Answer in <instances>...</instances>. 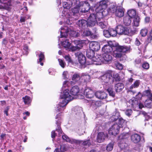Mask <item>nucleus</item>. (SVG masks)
<instances>
[{"label":"nucleus","instance_id":"1","mask_svg":"<svg viewBox=\"0 0 152 152\" xmlns=\"http://www.w3.org/2000/svg\"><path fill=\"white\" fill-rule=\"evenodd\" d=\"M69 90L66 89L64 91L63 93L61 95V102L58 105L57 112H61L64 109V107L69 102L73 99V97L70 95L69 93Z\"/></svg>","mask_w":152,"mask_h":152},{"label":"nucleus","instance_id":"2","mask_svg":"<svg viewBox=\"0 0 152 152\" xmlns=\"http://www.w3.org/2000/svg\"><path fill=\"white\" fill-rule=\"evenodd\" d=\"M61 31H60L61 38H66L67 34H69L71 37H76L79 36L80 34L78 32L72 30L70 28L65 27L64 28H61Z\"/></svg>","mask_w":152,"mask_h":152},{"label":"nucleus","instance_id":"3","mask_svg":"<svg viewBox=\"0 0 152 152\" xmlns=\"http://www.w3.org/2000/svg\"><path fill=\"white\" fill-rule=\"evenodd\" d=\"M113 48L114 49H115L113 51V56L118 58L122 56V54L121 52L126 53L129 50V48L126 46L118 45Z\"/></svg>","mask_w":152,"mask_h":152},{"label":"nucleus","instance_id":"4","mask_svg":"<svg viewBox=\"0 0 152 152\" xmlns=\"http://www.w3.org/2000/svg\"><path fill=\"white\" fill-rule=\"evenodd\" d=\"M107 1L103 0L100 1L97 5L96 11L98 12L96 16L102 15L103 11L105 10L107 7Z\"/></svg>","mask_w":152,"mask_h":152},{"label":"nucleus","instance_id":"5","mask_svg":"<svg viewBox=\"0 0 152 152\" xmlns=\"http://www.w3.org/2000/svg\"><path fill=\"white\" fill-rule=\"evenodd\" d=\"M72 1V5L73 8L72 9V13H71L72 16H77L79 15V8L80 7V1L79 0H71Z\"/></svg>","mask_w":152,"mask_h":152},{"label":"nucleus","instance_id":"6","mask_svg":"<svg viewBox=\"0 0 152 152\" xmlns=\"http://www.w3.org/2000/svg\"><path fill=\"white\" fill-rule=\"evenodd\" d=\"M88 26H93L97 24V18L94 14H91L87 20Z\"/></svg>","mask_w":152,"mask_h":152},{"label":"nucleus","instance_id":"7","mask_svg":"<svg viewBox=\"0 0 152 152\" xmlns=\"http://www.w3.org/2000/svg\"><path fill=\"white\" fill-rule=\"evenodd\" d=\"M76 56L77 57L79 63L81 65L90 64V63H87L85 56L80 52H78L75 53Z\"/></svg>","mask_w":152,"mask_h":152},{"label":"nucleus","instance_id":"8","mask_svg":"<svg viewBox=\"0 0 152 152\" xmlns=\"http://www.w3.org/2000/svg\"><path fill=\"white\" fill-rule=\"evenodd\" d=\"M120 128V126L118 124H114L110 128L109 133L114 136H116L119 133Z\"/></svg>","mask_w":152,"mask_h":152},{"label":"nucleus","instance_id":"9","mask_svg":"<svg viewBox=\"0 0 152 152\" xmlns=\"http://www.w3.org/2000/svg\"><path fill=\"white\" fill-rule=\"evenodd\" d=\"M97 16V22L96 24L102 28H105L107 25V20L104 19L103 16L100 17L99 16Z\"/></svg>","mask_w":152,"mask_h":152},{"label":"nucleus","instance_id":"10","mask_svg":"<svg viewBox=\"0 0 152 152\" xmlns=\"http://www.w3.org/2000/svg\"><path fill=\"white\" fill-rule=\"evenodd\" d=\"M101 79L105 83L113 81V77L111 73H106L101 77Z\"/></svg>","mask_w":152,"mask_h":152},{"label":"nucleus","instance_id":"11","mask_svg":"<svg viewBox=\"0 0 152 152\" xmlns=\"http://www.w3.org/2000/svg\"><path fill=\"white\" fill-rule=\"evenodd\" d=\"M116 30L117 34H119L127 35L129 33L127 29L121 25L118 26Z\"/></svg>","mask_w":152,"mask_h":152},{"label":"nucleus","instance_id":"12","mask_svg":"<svg viewBox=\"0 0 152 152\" xmlns=\"http://www.w3.org/2000/svg\"><path fill=\"white\" fill-rule=\"evenodd\" d=\"M95 95L94 91L91 89L87 88L85 90L84 95L86 98H92Z\"/></svg>","mask_w":152,"mask_h":152},{"label":"nucleus","instance_id":"13","mask_svg":"<svg viewBox=\"0 0 152 152\" xmlns=\"http://www.w3.org/2000/svg\"><path fill=\"white\" fill-rule=\"evenodd\" d=\"M71 4H69L68 3L64 2H63V6L64 9H66V10H63V13L64 14V15H62L63 16H65L66 17H67V15L69 16L68 17V18H69L71 16L69 14L68 15V13L66 12V11H68V10L70 8L72 7L73 6V5H72V1H71Z\"/></svg>","mask_w":152,"mask_h":152},{"label":"nucleus","instance_id":"14","mask_svg":"<svg viewBox=\"0 0 152 152\" xmlns=\"http://www.w3.org/2000/svg\"><path fill=\"white\" fill-rule=\"evenodd\" d=\"M89 47L91 50L94 51H97L100 48L99 44L96 42H92L90 43Z\"/></svg>","mask_w":152,"mask_h":152},{"label":"nucleus","instance_id":"15","mask_svg":"<svg viewBox=\"0 0 152 152\" xmlns=\"http://www.w3.org/2000/svg\"><path fill=\"white\" fill-rule=\"evenodd\" d=\"M132 141L134 143H137L139 142L141 139L140 136L136 133L133 134L131 137Z\"/></svg>","mask_w":152,"mask_h":152},{"label":"nucleus","instance_id":"16","mask_svg":"<svg viewBox=\"0 0 152 152\" xmlns=\"http://www.w3.org/2000/svg\"><path fill=\"white\" fill-rule=\"evenodd\" d=\"M124 9L122 7L118 6L117 7V11L115 13L116 16L119 17H123L124 14Z\"/></svg>","mask_w":152,"mask_h":152},{"label":"nucleus","instance_id":"17","mask_svg":"<svg viewBox=\"0 0 152 152\" xmlns=\"http://www.w3.org/2000/svg\"><path fill=\"white\" fill-rule=\"evenodd\" d=\"M63 139L65 140L66 142H69L71 144L74 143H81L82 141L74 139L70 140L69 138L66 135H64L62 136Z\"/></svg>","mask_w":152,"mask_h":152},{"label":"nucleus","instance_id":"18","mask_svg":"<svg viewBox=\"0 0 152 152\" xmlns=\"http://www.w3.org/2000/svg\"><path fill=\"white\" fill-rule=\"evenodd\" d=\"M95 95L97 98L102 99H105L107 95L105 92L99 91L96 92Z\"/></svg>","mask_w":152,"mask_h":152},{"label":"nucleus","instance_id":"19","mask_svg":"<svg viewBox=\"0 0 152 152\" xmlns=\"http://www.w3.org/2000/svg\"><path fill=\"white\" fill-rule=\"evenodd\" d=\"M58 116H59V115H57L56 117V119H58V121H56V124L57 126V128L56 129V131L59 132V134H60L62 133V131L60 126L61 124V119L60 117L58 118Z\"/></svg>","mask_w":152,"mask_h":152},{"label":"nucleus","instance_id":"20","mask_svg":"<svg viewBox=\"0 0 152 152\" xmlns=\"http://www.w3.org/2000/svg\"><path fill=\"white\" fill-rule=\"evenodd\" d=\"M113 48L112 47L109 45H106L102 48V50L104 52V53H112Z\"/></svg>","mask_w":152,"mask_h":152},{"label":"nucleus","instance_id":"21","mask_svg":"<svg viewBox=\"0 0 152 152\" xmlns=\"http://www.w3.org/2000/svg\"><path fill=\"white\" fill-rule=\"evenodd\" d=\"M105 138V135L104 133L100 132L98 133L97 137V140L98 142L101 143L104 140Z\"/></svg>","mask_w":152,"mask_h":152},{"label":"nucleus","instance_id":"22","mask_svg":"<svg viewBox=\"0 0 152 152\" xmlns=\"http://www.w3.org/2000/svg\"><path fill=\"white\" fill-rule=\"evenodd\" d=\"M77 24L83 28H84L86 26H88L87 21L83 19L79 20L77 23Z\"/></svg>","mask_w":152,"mask_h":152},{"label":"nucleus","instance_id":"23","mask_svg":"<svg viewBox=\"0 0 152 152\" xmlns=\"http://www.w3.org/2000/svg\"><path fill=\"white\" fill-rule=\"evenodd\" d=\"M112 53H104L103 54V60L106 61L108 62L112 60Z\"/></svg>","mask_w":152,"mask_h":152},{"label":"nucleus","instance_id":"24","mask_svg":"<svg viewBox=\"0 0 152 152\" xmlns=\"http://www.w3.org/2000/svg\"><path fill=\"white\" fill-rule=\"evenodd\" d=\"M124 87V85L121 83H118L115 85V88L116 92H119L121 91Z\"/></svg>","mask_w":152,"mask_h":152},{"label":"nucleus","instance_id":"25","mask_svg":"<svg viewBox=\"0 0 152 152\" xmlns=\"http://www.w3.org/2000/svg\"><path fill=\"white\" fill-rule=\"evenodd\" d=\"M90 7L89 4L87 2H86L82 7L81 11L82 12L86 13L90 10Z\"/></svg>","mask_w":152,"mask_h":152},{"label":"nucleus","instance_id":"26","mask_svg":"<svg viewBox=\"0 0 152 152\" xmlns=\"http://www.w3.org/2000/svg\"><path fill=\"white\" fill-rule=\"evenodd\" d=\"M79 89L77 86H75L73 87L70 91V93L73 96L77 95L79 92Z\"/></svg>","mask_w":152,"mask_h":152},{"label":"nucleus","instance_id":"27","mask_svg":"<svg viewBox=\"0 0 152 152\" xmlns=\"http://www.w3.org/2000/svg\"><path fill=\"white\" fill-rule=\"evenodd\" d=\"M133 22L132 23L133 25L134 26L137 27L139 26L140 22V17L137 15L133 18Z\"/></svg>","mask_w":152,"mask_h":152},{"label":"nucleus","instance_id":"28","mask_svg":"<svg viewBox=\"0 0 152 152\" xmlns=\"http://www.w3.org/2000/svg\"><path fill=\"white\" fill-rule=\"evenodd\" d=\"M92 60L94 61L99 63H98V64H101V63L103 61V58H102V56L98 55H96L95 57L94 56Z\"/></svg>","mask_w":152,"mask_h":152},{"label":"nucleus","instance_id":"29","mask_svg":"<svg viewBox=\"0 0 152 152\" xmlns=\"http://www.w3.org/2000/svg\"><path fill=\"white\" fill-rule=\"evenodd\" d=\"M131 18L129 16L126 15L124 18L123 21L124 24L126 26H129L131 22Z\"/></svg>","mask_w":152,"mask_h":152},{"label":"nucleus","instance_id":"30","mask_svg":"<svg viewBox=\"0 0 152 152\" xmlns=\"http://www.w3.org/2000/svg\"><path fill=\"white\" fill-rule=\"evenodd\" d=\"M127 14L128 16L132 18L135 16H137L136 15V11L134 9H131L129 10L127 12Z\"/></svg>","mask_w":152,"mask_h":152},{"label":"nucleus","instance_id":"31","mask_svg":"<svg viewBox=\"0 0 152 152\" xmlns=\"http://www.w3.org/2000/svg\"><path fill=\"white\" fill-rule=\"evenodd\" d=\"M81 79V75L79 73H75L72 75V80L77 82H78V81Z\"/></svg>","mask_w":152,"mask_h":152},{"label":"nucleus","instance_id":"32","mask_svg":"<svg viewBox=\"0 0 152 152\" xmlns=\"http://www.w3.org/2000/svg\"><path fill=\"white\" fill-rule=\"evenodd\" d=\"M94 51L91 49L88 50L86 52L87 56L90 59H93L94 56Z\"/></svg>","mask_w":152,"mask_h":152},{"label":"nucleus","instance_id":"33","mask_svg":"<svg viewBox=\"0 0 152 152\" xmlns=\"http://www.w3.org/2000/svg\"><path fill=\"white\" fill-rule=\"evenodd\" d=\"M82 34L83 36H88L92 35V33L88 29H83L82 30Z\"/></svg>","mask_w":152,"mask_h":152},{"label":"nucleus","instance_id":"34","mask_svg":"<svg viewBox=\"0 0 152 152\" xmlns=\"http://www.w3.org/2000/svg\"><path fill=\"white\" fill-rule=\"evenodd\" d=\"M144 96H146L149 99H152V93H151V91L150 90H148L145 91L143 93Z\"/></svg>","mask_w":152,"mask_h":152},{"label":"nucleus","instance_id":"35","mask_svg":"<svg viewBox=\"0 0 152 152\" xmlns=\"http://www.w3.org/2000/svg\"><path fill=\"white\" fill-rule=\"evenodd\" d=\"M145 105L148 108L152 107V99H149L146 100L145 102Z\"/></svg>","mask_w":152,"mask_h":152},{"label":"nucleus","instance_id":"36","mask_svg":"<svg viewBox=\"0 0 152 152\" xmlns=\"http://www.w3.org/2000/svg\"><path fill=\"white\" fill-rule=\"evenodd\" d=\"M90 78V76L88 75H84L83 73L81 75V79H83L84 82H87L89 81Z\"/></svg>","mask_w":152,"mask_h":152},{"label":"nucleus","instance_id":"37","mask_svg":"<svg viewBox=\"0 0 152 152\" xmlns=\"http://www.w3.org/2000/svg\"><path fill=\"white\" fill-rule=\"evenodd\" d=\"M62 45L65 48H69L70 47L71 43L69 42L68 39H66L65 40L61 42Z\"/></svg>","mask_w":152,"mask_h":152},{"label":"nucleus","instance_id":"38","mask_svg":"<svg viewBox=\"0 0 152 152\" xmlns=\"http://www.w3.org/2000/svg\"><path fill=\"white\" fill-rule=\"evenodd\" d=\"M129 102L130 104L132 105V106L133 107L138 105L137 101L136 100L135 98H132V99L129 100Z\"/></svg>","mask_w":152,"mask_h":152},{"label":"nucleus","instance_id":"39","mask_svg":"<svg viewBox=\"0 0 152 152\" xmlns=\"http://www.w3.org/2000/svg\"><path fill=\"white\" fill-rule=\"evenodd\" d=\"M37 55H38L39 54V61H38V62H41L44 58L45 56L44 53L41 52L37 51L36 52Z\"/></svg>","mask_w":152,"mask_h":152},{"label":"nucleus","instance_id":"40","mask_svg":"<svg viewBox=\"0 0 152 152\" xmlns=\"http://www.w3.org/2000/svg\"><path fill=\"white\" fill-rule=\"evenodd\" d=\"M23 99L24 103L26 104H29L31 102L30 97L27 96H26L25 97H23Z\"/></svg>","mask_w":152,"mask_h":152},{"label":"nucleus","instance_id":"41","mask_svg":"<svg viewBox=\"0 0 152 152\" xmlns=\"http://www.w3.org/2000/svg\"><path fill=\"white\" fill-rule=\"evenodd\" d=\"M140 84V82L139 80H136L134 83L132 84L130 87V89H132L134 88H137Z\"/></svg>","mask_w":152,"mask_h":152},{"label":"nucleus","instance_id":"42","mask_svg":"<svg viewBox=\"0 0 152 152\" xmlns=\"http://www.w3.org/2000/svg\"><path fill=\"white\" fill-rule=\"evenodd\" d=\"M148 32L147 29L146 28H144L140 30V34L142 37H144L146 36Z\"/></svg>","mask_w":152,"mask_h":152},{"label":"nucleus","instance_id":"43","mask_svg":"<svg viewBox=\"0 0 152 152\" xmlns=\"http://www.w3.org/2000/svg\"><path fill=\"white\" fill-rule=\"evenodd\" d=\"M114 143L113 142H110L109 143L106 147V149L107 151H111L113 148Z\"/></svg>","mask_w":152,"mask_h":152},{"label":"nucleus","instance_id":"44","mask_svg":"<svg viewBox=\"0 0 152 152\" xmlns=\"http://www.w3.org/2000/svg\"><path fill=\"white\" fill-rule=\"evenodd\" d=\"M110 35V36L115 37L116 36L117 34L116 30H114L111 28L109 29Z\"/></svg>","mask_w":152,"mask_h":152},{"label":"nucleus","instance_id":"45","mask_svg":"<svg viewBox=\"0 0 152 152\" xmlns=\"http://www.w3.org/2000/svg\"><path fill=\"white\" fill-rule=\"evenodd\" d=\"M80 141H82L81 143H76V144H79L80 143H82V144L84 146H89L91 145V141L90 140H87L84 141H82V140H80Z\"/></svg>","mask_w":152,"mask_h":152},{"label":"nucleus","instance_id":"46","mask_svg":"<svg viewBox=\"0 0 152 152\" xmlns=\"http://www.w3.org/2000/svg\"><path fill=\"white\" fill-rule=\"evenodd\" d=\"M107 91L109 93L110 96L113 97L115 96V93L113 91V89L111 87H109L107 89Z\"/></svg>","mask_w":152,"mask_h":152},{"label":"nucleus","instance_id":"47","mask_svg":"<svg viewBox=\"0 0 152 152\" xmlns=\"http://www.w3.org/2000/svg\"><path fill=\"white\" fill-rule=\"evenodd\" d=\"M74 111L76 112V115H78L82 112V108L79 107H75L74 109Z\"/></svg>","mask_w":152,"mask_h":152},{"label":"nucleus","instance_id":"48","mask_svg":"<svg viewBox=\"0 0 152 152\" xmlns=\"http://www.w3.org/2000/svg\"><path fill=\"white\" fill-rule=\"evenodd\" d=\"M127 144L124 142L121 141L118 144V146L121 149H123L125 148L126 147Z\"/></svg>","mask_w":152,"mask_h":152},{"label":"nucleus","instance_id":"49","mask_svg":"<svg viewBox=\"0 0 152 152\" xmlns=\"http://www.w3.org/2000/svg\"><path fill=\"white\" fill-rule=\"evenodd\" d=\"M118 122L119 125V126H120V128L122 127V125L124 124L125 122V120H124L122 118H119L118 119Z\"/></svg>","mask_w":152,"mask_h":152},{"label":"nucleus","instance_id":"50","mask_svg":"<svg viewBox=\"0 0 152 152\" xmlns=\"http://www.w3.org/2000/svg\"><path fill=\"white\" fill-rule=\"evenodd\" d=\"M113 78L116 81H119L120 80V77L118 74L117 73H113Z\"/></svg>","mask_w":152,"mask_h":152},{"label":"nucleus","instance_id":"51","mask_svg":"<svg viewBox=\"0 0 152 152\" xmlns=\"http://www.w3.org/2000/svg\"><path fill=\"white\" fill-rule=\"evenodd\" d=\"M103 34L104 36L107 38H109L110 37L109 30H104L103 31Z\"/></svg>","mask_w":152,"mask_h":152},{"label":"nucleus","instance_id":"52","mask_svg":"<svg viewBox=\"0 0 152 152\" xmlns=\"http://www.w3.org/2000/svg\"><path fill=\"white\" fill-rule=\"evenodd\" d=\"M142 67L145 69H148L149 68V64L147 62H144L142 64Z\"/></svg>","mask_w":152,"mask_h":152},{"label":"nucleus","instance_id":"53","mask_svg":"<svg viewBox=\"0 0 152 152\" xmlns=\"http://www.w3.org/2000/svg\"><path fill=\"white\" fill-rule=\"evenodd\" d=\"M80 48L78 46H72L70 48V50L74 51L76 50H79Z\"/></svg>","mask_w":152,"mask_h":152},{"label":"nucleus","instance_id":"54","mask_svg":"<svg viewBox=\"0 0 152 152\" xmlns=\"http://www.w3.org/2000/svg\"><path fill=\"white\" fill-rule=\"evenodd\" d=\"M58 61L59 64L61 67L64 68L66 65L65 63L61 59H58Z\"/></svg>","mask_w":152,"mask_h":152},{"label":"nucleus","instance_id":"55","mask_svg":"<svg viewBox=\"0 0 152 152\" xmlns=\"http://www.w3.org/2000/svg\"><path fill=\"white\" fill-rule=\"evenodd\" d=\"M63 76L64 79H68L69 77L68 72L66 71L64 72L63 73Z\"/></svg>","mask_w":152,"mask_h":152},{"label":"nucleus","instance_id":"56","mask_svg":"<svg viewBox=\"0 0 152 152\" xmlns=\"http://www.w3.org/2000/svg\"><path fill=\"white\" fill-rule=\"evenodd\" d=\"M64 58L66 60L68 61L69 63H72V60L71 59L70 56L69 55L65 56Z\"/></svg>","mask_w":152,"mask_h":152},{"label":"nucleus","instance_id":"57","mask_svg":"<svg viewBox=\"0 0 152 152\" xmlns=\"http://www.w3.org/2000/svg\"><path fill=\"white\" fill-rule=\"evenodd\" d=\"M141 61V60L140 58H137L135 60L134 62V64L135 65H136L137 64H140Z\"/></svg>","mask_w":152,"mask_h":152},{"label":"nucleus","instance_id":"58","mask_svg":"<svg viewBox=\"0 0 152 152\" xmlns=\"http://www.w3.org/2000/svg\"><path fill=\"white\" fill-rule=\"evenodd\" d=\"M117 7H116L115 6L113 5L112 7H111L110 8V11L111 12L115 13V12L117 11Z\"/></svg>","mask_w":152,"mask_h":152},{"label":"nucleus","instance_id":"59","mask_svg":"<svg viewBox=\"0 0 152 152\" xmlns=\"http://www.w3.org/2000/svg\"><path fill=\"white\" fill-rule=\"evenodd\" d=\"M125 114L128 116H130L132 113V110L131 109L126 110L125 112Z\"/></svg>","mask_w":152,"mask_h":152},{"label":"nucleus","instance_id":"60","mask_svg":"<svg viewBox=\"0 0 152 152\" xmlns=\"http://www.w3.org/2000/svg\"><path fill=\"white\" fill-rule=\"evenodd\" d=\"M145 116V117L146 118H147V120H148L149 119L150 120H151V119L150 118V117L149 115L145 112H143L142 113Z\"/></svg>","mask_w":152,"mask_h":152},{"label":"nucleus","instance_id":"61","mask_svg":"<svg viewBox=\"0 0 152 152\" xmlns=\"http://www.w3.org/2000/svg\"><path fill=\"white\" fill-rule=\"evenodd\" d=\"M120 70H121L122 69L123 67L122 65L121 64L118 63V64L116 66Z\"/></svg>","mask_w":152,"mask_h":152},{"label":"nucleus","instance_id":"62","mask_svg":"<svg viewBox=\"0 0 152 152\" xmlns=\"http://www.w3.org/2000/svg\"><path fill=\"white\" fill-rule=\"evenodd\" d=\"M9 107L8 106H7L5 110L4 111V114H6L7 116H8V112L9 110Z\"/></svg>","mask_w":152,"mask_h":152},{"label":"nucleus","instance_id":"63","mask_svg":"<svg viewBox=\"0 0 152 152\" xmlns=\"http://www.w3.org/2000/svg\"><path fill=\"white\" fill-rule=\"evenodd\" d=\"M56 133L54 131H53L51 132V137L54 139L56 136Z\"/></svg>","mask_w":152,"mask_h":152},{"label":"nucleus","instance_id":"64","mask_svg":"<svg viewBox=\"0 0 152 152\" xmlns=\"http://www.w3.org/2000/svg\"><path fill=\"white\" fill-rule=\"evenodd\" d=\"M142 96V94L140 92H139L138 94L136 95V97L138 99H141Z\"/></svg>","mask_w":152,"mask_h":152}]
</instances>
